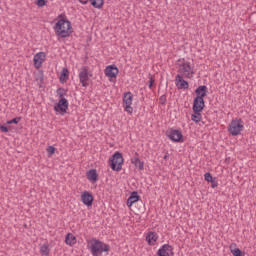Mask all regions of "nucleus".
Here are the masks:
<instances>
[{
    "label": "nucleus",
    "mask_w": 256,
    "mask_h": 256,
    "mask_svg": "<svg viewBox=\"0 0 256 256\" xmlns=\"http://www.w3.org/2000/svg\"><path fill=\"white\" fill-rule=\"evenodd\" d=\"M55 33L58 37H62V39H65L71 35V22L69 20L60 19L55 24Z\"/></svg>",
    "instance_id": "f257e3e1"
},
{
    "label": "nucleus",
    "mask_w": 256,
    "mask_h": 256,
    "mask_svg": "<svg viewBox=\"0 0 256 256\" xmlns=\"http://www.w3.org/2000/svg\"><path fill=\"white\" fill-rule=\"evenodd\" d=\"M109 249V244H105L97 239L91 240L90 251L93 256H102L103 253H107Z\"/></svg>",
    "instance_id": "f03ea898"
},
{
    "label": "nucleus",
    "mask_w": 256,
    "mask_h": 256,
    "mask_svg": "<svg viewBox=\"0 0 256 256\" xmlns=\"http://www.w3.org/2000/svg\"><path fill=\"white\" fill-rule=\"evenodd\" d=\"M178 67V73H181L186 79H193L195 72L193 71V67H191V62H187L185 59H179Z\"/></svg>",
    "instance_id": "7ed1b4c3"
},
{
    "label": "nucleus",
    "mask_w": 256,
    "mask_h": 256,
    "mask_svg": "<svg viewBox=\"0 0 256 256\" xmlns=\"http://www.w3.org/2000/svg\"><path fill=\"white\" fill-rule=\"evenodd\" d=\"M109 163L112 171H121L123 169V154L115 152L109 159Z\"/></svg>",
    "instance_id": "20e7f679"
},
{
    "label": "nucleus",
    "mask_w": 256,
    "mask_h": 256,
    "mask_svg": "<svg viewBox=\"0 0 256 256\" xmlns=\"http://www.w3.org/2000/svg\"><path fill=\"white\" fill-rule=\"evenodd\" d=\"M228 131L233 137L241 135V131H243V121L241 119H233L229 124Z\"/></svg>",
    "instance_id": "39448f33"
},
{
    "label": "nucleus",
    "mask_w": 256,
    "mask_h": 256,
    "mask_svg": "<svg viewBox=\"0 0 256 256\" xmlns=\"http://www.w3.org/2000/svg\"><path fill=\"white\" fill-rule=\"evenodd\" d=\"M89 77H93L87 66H83L79 72V81L82 87H89Z\"/></svg>",
    "instance_id": "423d86ee"
},
{
    "label": "nucleus",
    "mask_w": 256,
    "mask_h": 256,
    "mask_svg": "<svg viewBox=\"0 0 256 256\" xmlns=\"http://www.w3.org/2000/svg\"><path fill=\"white\" fill-rule=\"evenodd\" d=\"M166 136L170 141H173V143H183V133L181 130L171 128L166 131Z\"/></svg>",
    "instance_id": "0eeeda50"
},
{
    "label": "nucleus",
    "mask_w": 256,
    "mask_h": 256,
    "mask_svg": "<svg viewBox=\"0 0 256 256\" xmlns=\"http://www.w3.org/2000/svg\"><path fill=\"white\" fill-rule=\"evenodd\" d=\"M69 109V101L66 98H61L58 103L54 106V111L60 115H65Z\"/></svg>",
    "instance_id": "6e6552de"
},
{
    "label": "nucleus",
    "mask_w": 256,
    "mask_h": 256,
    "mask_svg": "<svg viewBox=\"0 0 256 256\" xmlns=\"http://www.w3.org/2000/svg\"><path fill=\"white\" fill-rule=\"evenodd\" d=\"M133 94L131 92H127L123 97V107L127 113H133Z\"/></svg>",
    "instance_id": "1a4fd4ad"
},
{
    "label": "nucleus",
    "mask_w": 256,
    "mask_h": 256,
    "mask_svg": "<svg viewBox=\"0 0 256 256\" xmlns=\"http://www.w3.org/2000/svg\"><path fill=\"white\" fill-rule=\"evenodd\" d=\"M81 201L86 205V207H93V194L88 191H84L81 195Z\"/></svg>",
    "instance_id": "9d476101"
},
{
    "label": "nucleus",
    "mask_w": 256,
    "mask_h": 256,
    "mask_svg": "<svg viewBox=\"0 0 256 256\" xmlns=\"http://www.w3.org/2000/svg\"><path fill=\"white\" fill-rule=\"evenodd\" d=\"M45 52H38L36 55H34L33 61H34V67L36 69H40V67L43 65V62L45 61Z\"/></svg>",
    "instance_id": "9b49d317"
},
{
    "label": "nucleus",
    "mask_w": 256,
    "mask_h": 256,
    "mask_svg": "<svg viewBox=\"0 0 256 256\" xmlns=\"http://www.w3.org/2000/svg\"><path fill=\"white\" fill-rule=\"evenodd\" d=\"M106 77H110L111 79H115L117 75H119V68L115 65H109L105 69Z\"/></svg>",
    "instance_id": "f8f14e48"
},
{
    "label": "nucleus",
    "mask_w": 256,
    "mask_h": 256,
    "mask_svg": "<svg viewBox=\"0 0 256 256\" xmlns=\"http://www.w3.org/2000/svg\"><path fill=\"white\" fill-rule=\"evenodd\" d=\"M203 109H205V100L203 98L195 97L192 106V111L199 112L203 111Z\"/></svg>",
    "instance_id": "ddd939ff"
},
{
    "label": "nucleus",
    "mask_w": 256,
    "mask_h": 256,
    "mask_svg": "<svg viewBox=\"0 0 256 256\" xmlns=\"http://www.w3.org/2000/svg\"><path fill=\"white\" fill-rule=\"evenodd\" d=\"M158 256H172L173 255V246L169 244H164L157 252Z\"/></svg>",
    "instance_id": "4468645a"
},
{
    "label": "nucleus",
    "mask_w": 256,
    "mask_h": 256,
    "mask_svg": "<svg viewBox=\"0 0 256 256\" xmlns=\"http://www.w3.org/2000/svg\"><path fill=\"white\" fill-rule=\"evenodd\" d=\"M175 84L178 89H189V82L183 79L181 74H178L175 79Z\"/></svg>",
    "instance_id": "2eb2a0df"
},
{
    "label": "nucleus",
    "mask_w": 256,
    "mask_h": 256,
    "mask_svg": "<svg viewBox=\"0 0 256 256\" xmlns=\"http://www.w3.org/2000/svg\"><path fill=\"white\" fill-rule=\"evenodd\" d=\"M141 199V196H139V193L137 191H133L129 198L127 199V206L133 207L134 203H137Z\"/></svg>",
    "instance_id": "dca6fc26"
},
{
    "label": "nucleus",
    "mask_w": 256,
    "mask_h": 256,
    "mask_svg": "<svg viewBox=\"0 0 256 256\" xmlns=\"http://www.w3.org/2000/svg\"><path fill=\"white\" fill-rule=\"evenodd\" d=\"M86 177L88 181H91L92 183H97L99 181V174H97L96 169H91L87 172Z\"/></svg>",
    "instance_id": "f3484780"
},
{
    "label": "nucleus",
    "mask_w": 256,
    "mask_h": 256,
    "mask_svg": "<svg viewBox=\"0 0 256 256\" xmlns=\"http://www.w3.org/2000/svg\"><path fill=\"white\" fill-rule=\"evenodd\" d=\"M207 86L202 85L199 86L196 90H195V94L197 95L196 97H198L199 99H203L204 97H207Z\"/></svg>",
    "instance_id": "a211bd4d"
},
{
    "label": "nucleus",
    "mask_w": 256,
    "mask_h": 256,
    "mask_svg": "<svg viewBox=\"0 0 256 256\" xmlns=\"http://www.w3.org/2000/svg\"><path fill=\"white\" fill-rule=\"evenodd\" d=\"M157 239H159V236L155 232H149L146 236V241L148 245H154Z\"/></svg>",
    "instance_id": "6ab92c4d"
},
{
    "label": "nucleus",
    "mask_w": 256,
    "mask_h": 256,
    "mask_svg": "<svg viewBox=\"0 0 256 256\" xmlns=\"http://www.w3.org/2000/svg\"><path fill=\"white\" fill-rule=\"evenodd\" d=\"M131 163L135 165V167H138L139 171H143V169H145V163H143V161L138 157L132 158Z\"/></svg>",
    "instance_id": "aec40b11"
},
{
    "label": "nucleus",
    "mask_w": 256,
    "mask_h": 256,
    "mask_svg": "<svg viewBox=\"0 0 256 256\" xmlns=\"http://www.w3.org/2000/svg\"><path fill=\"white\" fill-rule=\"evenodd\" d=\"M65 243L66 245H70L72 247V245H75V243H77V238H75L73 234L69 233L66 235Z\"/></svg>",
    "instance_id": "412c9836"
},
{
    "label": "nucleus",
    "mask_w": 256,
    "mask_h": 256,
    "mask_svg": "<svg viewBox=\"0 0 256 256\" xmlns=\"http://www.w3.org/2000/svg\"><path fill=\"white\" fill-rule=\"evenodd\" d=\"M67 79H69V70L67 68H63L60 74V83L67 82Z\"/></svg>",
    "instance_id": "4be33fe9"
},
{
    "label": "nucleus",
    "mask_w": 256,
    "mask_h": 256,
    "mask_svg": "<svg viewBox=\"0 0 256 256\" xmlns=\"http://www.w3.org/2000/svg\"><path fill=\"white\" fill-rule=\"evenodd\" d=\"M194 114H192L191 119L194 121V123H200L201 119H203V116L201 115V111H193Z\"/></svg>",
    "instance_id": "5701e85b"
},
{
    "label": "nucleus",
    "mask_w": 256,
    "mask_h": 256,
    "mask_svg": "<svg viewBox=\"0 0 256 256\" xmlns=\"http://www.w3.org/2000/svg\"><path fill=\"white\" fill-rule=\"evenodd\" d=\"M90 3L95 9H101L104 5L103 0H90Z\"/></svg>",
    "instance_id": "b1692460"
},
{
    "label": "nucleus",
    "mask_w": 256,
    "mask_h": 256,
    "mask_svg": "<svg viewBox=\"0 0 256 256\" xmlns=\"http://www.w3.org/2000/svg\"><path fill=\"white\" fill-rule=\"evenodd\" d=\"M40 253H41L42 255L49 256V245L43 244V245L40 247Z\"/></svg>",
    "instance_id": "393cba45"
},
{
    "label": "nucleus",
    "mask_w": 256,
    "mask_h": 256,
    "mask_svg": "<svg viewBox=\"0 0 256 256\" xmlns=\"http://www.w3.org/2000/svg\"><path fill=\"white\" fill-rule=\"evenodd\" d=\"M231 253L234 256H243V251H241V249H239V248H235V249L231 250Z\"/></svg>",
    "instance_id": "a878e982"
},
{
    "label": "nucleus",
    "mask_w": 256,
    "mask_h": 256,
    "mask_svg": "<svg viewBox=\"0 0 256 256\" xmlns=\"http://www.w3.org/2000/svg\"><path fill=\"white\" fill-rule=\"evenodd\" d=\"M204 179H205V181H208V183H211V181H213L215 178H213V176L211 175V173L206 172V173L204 174Z\"/></svg>",
    "instance_id": "bb28decb"
},
{
    "label": "nucleus",
    "mask_w": 256,
    "mask_h": 256,
    "mask_svg": "<svg viewBox=\"0 0 256 256\" xmlns=\"http://www.w3.org/2000/svg\"><path fill=\"white\" fill-rule=\"evenodd\" d=\"M19 121H21V117H16V118H13L12 120L7 121V125H13V123L17 125Z\"/></svg>",
    "instance_id": "cd10ccee"
},
{
    "label": "nucleus",
    "mask_w": 256,
    "mask_h": 256,
    "mask_svg": "<svg viewBox=\"0 0 256 256\" xmlns=\"http://www.w3.org/2000/svg\"><path fill=\"white\" fill-rule=\"evenodd\" d=\"M66 94H67V92L65 91L64 88H59V89L57 90V95H58L61 99H63V96L66 95Z\"/></svg>",
    "instance_id": "c85d7f7f"
},
{
    "label": "nucleus",
    "mask_w": 256,
    "mask_h": 256,
    "mask_svg": "<svg viewBox=\"0 0 256 256\" xmlns=\"http://www.w3.org/2000/svg\"><path fill=\"white\" fill-rule=\"evenodd\" d=\"M47 153H48V157H51V155L55 154V147L54 146H49L47 148Z\"/></svg>",
    "instance_id": "c756f323"
},
{
    "label": "nucleus",
    "mask_w": 256,
    "mask_h": 256,
    "mask_svg": "<svg viewBox=\"0 0 256 256\" xmlns=\"http://www.w3.org/2000/svg\"><path fill=\"white\" fill-rule=\"evenodd\" d=\"M46 4H47V1H45V0H37L36 1L37 7H45Z\"/></svg>",
    "instance_id": "7c9ffc66"
},
{
    "label": "nucleus",
    "mask_w": 256,
    "mask_h": 256,
    "mask_svg": "<svg viewBox=\"0 0 256 256\" xmlns=\"http://www.w3.org/2000/svg\"><path fill=\"white\" fill-rule=\"evenodd\" d=\"M153 83H155V79L153 78V75L149 74V89L153 87Z\"/></svg>",
    "instance_id": "2f4dec72"
},
{
    "label": "nucleus",
    "mask_w": 256,
    "mask_h": 256,
    "mask_svg": "<svg viewBox=\"0 0 256 256\" xmlns=\"http://www.w3.org/2000/svg\"><path fill=\"white\" fill-rule=\"evenodd\" d=\"M159 101H160V105H165V103L167 102V96L166 95H162L159 98Z\"/></svg>",
    "instance_id": "473e14b6"
},
{
    "label": "nucleus",
    "mask_w": 256,
    "mask_h": 256,
    "mask_svg": "<svg viewBox=\"0 0 256 256\" xmlns=\"http://www.w3.org/2000/svg\"><path fill=\"white\" fill-rule=\"evenodd\" d=\"M0 131H2V133H9V128L5 125H0Z\"/></svg>",
    "instance_id": "72a5a7b5"
},
{
    "label": "nucleus",
    "mask_w": 256,
    "mask_h": 256,
    "mask_svg": "<svg viewBox=\"0 0 256 256\" xmlns=\"http://www.w3.org/2000/svg\"><path fill=\"white\" fill-rule=\"evenodd\" d=\"M210 183H211L212 189H215V187H217L219 185V183H217V181H215V178Z\"/></svg>",
    "instance_id": "f704fd0d"
},
{
    "label": "nucleus",
    "mask_w": 256,
    "mask_h": 256,
    "mask_svg": "<svg viewBox=\"0 0 256 256\" xmlns=\"http://www.w3.org/2000/svg\"><path fill=\"white\" fill-rule=\"evenodd\" d=\"M79 3H81L82 5H87V3H89V0H78Z\"/></svg>",
    "instance_id": "c9c22d12"
},
{
    "label": "nucleus",
    "mask_w": 256,
    "mask_h": 256,
    "mask_svg": "<svg viewBox=\"0 0 256 256\" xmlns=\"http://www.w3.org/2000/svg\"><path fill=\"white\" fill-rule=\"evenodd\" d=\"M168 157H169V156L165 155V156H164V159H165V160H167V159H168Z\"/></svg>",
    "instance_id": "e433bc0d"
}]
</instances>
